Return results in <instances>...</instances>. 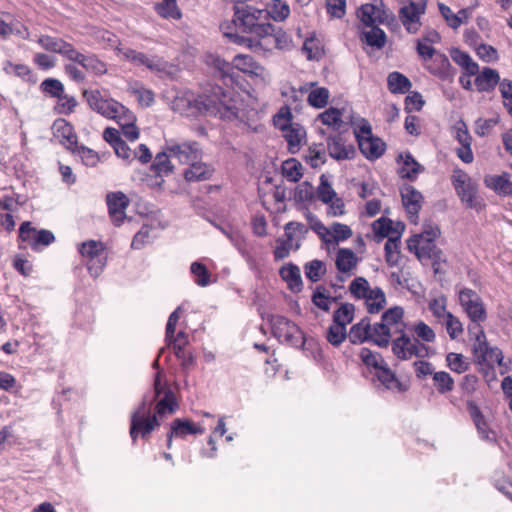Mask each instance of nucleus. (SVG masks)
Here are the masks:
<instances>
[{"label":"nucleus","instance_id":"1","mask_svg":"<svg viewBox=\"0 0 512 512\" xmlns=\"http://www.w3.org/2000/svg\"><path fill=\"white\" fill-rule=\"evenodd\" d=\"M231 101V98L224 93L220 86H215L211 89L210 94L198 95L189 103L201 114L233 119L237 117L238 111Z\"/></svg>","mask_w":512,"mask_h":512},{"label":"nucleus","instance_id":"2","mask_svg":"<svg viewBox=\"0 0 512 512\" xmlns=\"http://www.w3.org/2000/svg\"><path fill=\"white\" fill-rule=\"evenodd\" d=\"M233 22L240 31L250 34L253 41H259L262 34H267L270 29L267 13L251 5L236 3Z\"/></svg>","mask_w":512,"mask_h":512},{"label":"nucleus","instance_id":"3","mask_svg":"<svg viewBox=\"0 0 512 512\" xmlns=\"http://www.w3.org/2000/svg\"><path fill=\"white\" fill-rule=\"evenodd\" d=\"M225 35L233 39L235 43L246 45L254 51H257L258 49L271 51L274 48L279 50H289L292 47V39L290 36L281 28H277L271 23L267 34H262L259 41H253L251 38L237 34L226 33Z\"/></svg>","mask_w":512,"mask_h":512},{"label":"nucleus","instance_id":"4","mask_svg":"<svg viewBox=\"0 0 512 512\" xmlns=\"http://www.w3.org/2000/svg\"><path fill=\"white\" fill-rule=\"evenodd\" d=\"M451 181L457 196L466 208L479 212L485 207L484 200L479 194L478 184L465 171L454 169Z\"/></svg>","mask_w":512,"mask_h":512},{"label":"nucleus","instance_id":"5","mask_svg":"<svg viewBox=\"0 0 512 512\" xmlns=\"http://www.w3.org/2000/svg\"><path fill=\"white\" fill-rule=\"evenodd\" d=\"M440 236V229L436 224L428 223L424 225L421 233L412 235L407 240V248L413 252L418 259L439 258L440 250L435 245V240Z\"/></svg>","mask_w":512,"mask_h":512},{"label":"nucleus","instance_id":"6","mask_svg":"<svg viewBox=\"0 0 512 512\" xmlns=\"http://www.w3.org/2000/svg\"><path fill=\"white\" fill-rule=\"evenodd\" d=\"M350 293L357 299H364L370 314L379 313L386 305V297L379 287L371 288L364 277H356L349 285Z\"/></svg>","mask_w":512,"mask_h":512},{"label":"nucleus","instance_id":"7","mask_svg":"<svg viewBox=\"0 0 512 512\" xmlns=\"http://www.w3.org/2000/svg\"><path fill=\"white\" fill-rule=\"evenodd\" d=\"M151 404L147 405L143 401L131 415L130 436L133 443L136 442L138 435L147 438L151 432L160 426V420L156 415H151Z\"/></svg>","mask_w":512,"mask_h":512},{"label":"nucleus","instance_id":"8","mask_svg":"<svg viewBox=\"0 0 512 512\" xmlns=\"http://www.w3.org/2000/svg\"><path fill=\"white\" fill-rule=\"evenodd\" d=\"M78 250L86 261L90 275L94 278L98 277L107 262V252L104 243L96 240H88L81 243Z\"/></svg>","mask_w":512,"mask_h":512},{"label":"nucleus","instance_id":"9","mask_svg":"<svg viewBox=\"0 0 512 512\" xmlns=\"http://www.w3.org/2000/svg\"><path fill=\"white\" fill-rule=\"evenodd\" d=\"M18 240L25 244V246L19 244L20 248L29 247L35 252H40L55 241V236L51 231L37 229L31 222L25 221L19 227Z\"/></svg>","mask_w":512,"mask_h":512},{"label":"nucleus","instance_id":"10","mask_svg":"<svg viewBox=\"0 0 512 512\" xmlns=\"http://www.w3.org/2000/svg\"><path fill=\"white\" fill-rule=\"evenodd\" d=\"M458 298L462 309L470 319L469 324H482L486 321V307L476 291L470 288H462L458 293Z\"/></svg>","mask_w":512,"mask_h":512},{"label":"nucleus","instance_id":"11","mask_svg":"<svg viewBox=\"0 0 512 512\" xmlns=\"http://www.w3.org/2000/svg\"><path fill=\"white\" fill-rule=\"evenodd\" d=\"M392 352L399 360H409L412 357L425 358L429 356L430 349L418 339H413L406 333L397 336L391 342Z\"/></svg>","mask_w":512,"mask_h":512},{"label":"nucleus","instance_id":"12","mask_svg":"<svg viewBox=\"0 0 512 512\" xmlns=\"http://www.w3.org/2000/svg\"><path fill=\"white\" fill-rule=\"evenodd\" d=\"M273 335L281 342L292 346L304 343V335L300 328L292 321L281 315H273L270 318Z\"/></svg>","mask_w":512,"mask_h":512},{"label":"nucleus","instance_id":"13","mask_svg":"<svg viewBox=\"0 0 512 512\" xmlns=\"http://www.w3.org/2000/svg\"><path fill=\"white\" fill-rule=\"evenodd\" d=\"M404 310L399 306L385 311L381 317V322L374 324L375 344L379 347L386 348L389 345V328L400 325L403 320Z\"/></svg>","mask_w":512,"mask_h":512},{"label":"nucleus","instance_id":"14","mask_svg":"<svg viewBox=\"0 0 512 512\" xmlns=\"http://www.w3.org/2000/svg\"><path fill=\"white\" fill-rule=\"evenodd\" d=\"M467 329L469 335L474 339L473 352L475 356L482 361L491 359L501 363L502 352L497 348L489 347L482 324H469Z\"/></svg>","mask_w":512,"mask_h":512},{"label":"nucleus","instance_id":"15","mask_svg":"<svg viewBox=\"0 0 512 512\" xmlns=\"http://www.w3.org/2000/svg\"><path fill=\"white\" fill-rule=\"evenodd\" d=\"M426 4L414 2L413 0L403 1L399 9V19L408 33L415 34L421 28V16L425 13Z\"/></svg>","mask_w":512,"mask_h":512},{"label":"nucleus","instance_id":"16","mask_svg":"<svg viewBox=\"0 0 512 512\" xmlns=\"http://www.w3.org/2000/svg\"><path fill=\"white\" fill-rule=\"evenodd\" d=\"M83 95L86 98L89 106L101 114L102 116L113 119L115 115L122 111V104L114 99H105L102 97L98 90L88 91L84 90Z\"/></svg>","mask_w":512,"mask_h":512},{"label":"nucleus","instance_id":"17","mask_svg":"<svg viewBox=\"0 0 512 512\" xmlns=\"http://www.w3.org/2000/svg\"><path fill=\"white\" fill-rule=\"evenodd\" d=\"M116 51L124 60L135 66H145L151 71H162L164 69V62L157 56L149 57L132 48H123L120 46L116 48Z\"/></svg>","mask_w":512,"mask_h":512},{"label":"nucleus","instance_id":"18","mask_svg":"<svg viewBox=\"0 0 512 512\" xmlns=\"http://www.w3.org/2000/svg\"><path fill=\"white\" fill-rule=\"evenodd\" d=\"M166 151L171 157L176 158L180 163L188 164L196 161L201 156V151L197 142L176 143L167 142Z\"/></svg>","mask_w":512,"mask_h":512},{"label":"nucleus","instance_id":"19","mask_svg":"<svg viewBox=\"0 0 512 512\" xmlns=\"http://www.w3.org/2000/svg\"><path fill=\"white\" fill-rule=\"evenodd\" d=\"M108 212L112 222L119 226L126 218V209L129 206V199L123 192H110L106 195Z\"/></svg>","mask_w":512,"mask_h":512},{"label":"nucleus","instance_id":"20","mask_svg":"<svg viewBox=\"0 0 512 512\" xmlns=\"http://www.w3.org/2000/svg\"><path fill=\"white\" fill-rule=\"evenodd\" d=\"M66 149L70 150L74 156H78L84 165L94 167L99 161L98 154L84 146H79L77 136L71 132L69 124L66 122Z\"/></svg>","mask_w":512,"mask_h":512},{"label":"nucleus","instance_id":"21","mask_svg":"<svg viewBox=\"0 0 512 512\" xmlns=\"http://www.w3.org/2000/svg\"><path fill=\"white\" fill-rule=\"evenodd\" d=\"M400 193L409 220L413 223H417L418 213L423 203L422 194L411 185H404Z\"/></svg>","mask_w":512,"mask_h":512},{"label":"nucleus","instance_id":"22","mask_svg":"<svg viewBox=\"0 0 512 512\" xmlns=\"http://www.w3.org/2000/svg\"><path fill=\"white\" fill-rule=\"evenodd\" d=\"M66 58L79 63L83 68L93 72L96 75H103L107 72L106 64L97 57L86 56L76 51L70 44L66 43Z\"/></svg>","mask_w":512,"mask_h":512},{"label":"nucleus","instance_id":"23","mask_svg":"<svg viewBox=\"0 0 512 512\" xmlns=\"http://www.w3.org/2000/svg\"><path fill=\"white\" fill-rule=\"evenodd\" d=\"M424 67L441 80H451L455 75V69L452 67L448 57L441 52L433 56L424 64Z\"/></svg>","mask_w":512,"mask_h":512},{"label":"nucleus","instance_id":"24","mask_svg":"<svg viewBox=\"0 0 512 512\" xmlns=\"http://www.w3.org/2000/svg\"><path fill=\"white\" fill-rule=\"evenodd\" d=\"M205 428L201 425L194 424L192 421L187 419L177 418L171 423V430L167 435V447H172V438H184L188 434H203Z\"/></svg>","mask_w":512,"mask_h":512},{"label":"nucleus","instance_id":"25","mask_svg":"<svg viewBox=\"0 0 512 512\" xmlns=\"http://www.w3.org/2000/svg\"><path fill=\"white\" fill-rule=\"evenodd\" d=\"M348 339L353 344H361L365 341H372L375 344L374 325L371 326L370 319L365 317L354 324L347 333Z\"/></svg>","mask_w":512,"mask_h":512},{"label":"nucleus","instance_id":"26","mask_svg":"<svg viewBox=\"0 0 512 512\" xmlns=\"http://www.w3.org/2000/svg\"><path fill=\"white\" fill-rule=\"evenodd\" d=\"M327 150L329 155L336 160L352 159L355 154L354 147L346 144L340 136L328 138Z\"/></svg>","mask_w":512,"mask_h":512},{"label":"nucleus","instance_id":"27","mask_svg":"<svg viewBox=\"0 0 512 512\" xmlns=\"http://www.w3.org/2000/svg\"><path fill=\"white\" fill-rule=\"evenodd\" d=\"M279 275L291 292L298 293L302 290L303 282L300 268L297 265L293 263L283 265L279 270Z\"/></svg>","mask_w":512,"mask_h":512},{"label":"nucleus","instance_id":"28","mask_svg":"<svg viewBox=\"0 0 512 512\" xmlns=\"http://www.w3.org/2000/svg\"><path fill=\"white\" fill-rule=\"evenodd\" d=\"M358 145L361 153L368 160L380 158L386 150V144L375 136L359 140Z\"/></svg>","mask_w":512,"mask_h":512},{"label":"nucleus","instance_id":"29","mask_svg":"<svg viewBox=\"0 0 512 512\" xmlns=\"http://www.w3.org/2000/svg\"><path fill=\"white\" fill-rule=\"evenodd\" d=\"M475 85L480 92H489L499 83V73L492 68L485 67L480 73L475 75Z\"/></svg>","mask_w":512,"mask_h":512},{"label":"nucleus","instance_id":"30","mask_svg":"<svg viewBox=\"0 0 512 512\" xmlns=\"http://www.w3.org/2000/svg\"><path fill=\"white\" fill-rule=\"evenodd\" d=\"M214 169L206 163L193 161L184 172V178L188 182L205 181L213 175Z\"/></svg>","mask_w":512,"mask_h":512},{"label":"nucleus","instance_id":"31","mask_svg":"<svg viewBox=\"0 0 512 512\" xmlns=\"http://www.w3.org/2000/svg\"><path fill=\"white\" fill-rule=\"evenodd\" d=\"M374 376L378 381L388 390L402 392L405 391V387L398 380L395 373L385 363L380 369L375 371Z\"/></svg>","mask_w":512,"mask_h":512},{"label":"nucleus","instance_id":"32","mask_svg":"<svg viewBox=\"0 0 512 512\" xmlns=\"http://www.w3.org/2000/svg\"><path fill=\"white\" fill-rule=\"evenodd\" d=\"M484 184L499 195H508L512 181H510V175L504 172L501 175L486 176L484 178Z\"/></svg>","mask_w":512,"mask_h":512},{"label":"nucleus","instance_id":"33","mask_svg":"<svg viewBox=\"0 0 512 512\" xmlns=\"http://www.w3.org/2000/svg\"><path fill=\"white\" fill-rule=\"evenodd\" d=\"M232 65L247 74L259 75L263 70L262 66L252 56L246 54H237L232 61Z\"/></svg>","mask_w":512,"mask_h":512},{"label":"nucleus","instance_id":"34","mask_svg":"<svg viewBox=\"0 0 512 512\" xmlns=\"http://www.w3.org/2000/svg\"><path fill=\"white\" fill-rule=\"evenodd\" d=\"M358 258L356 254L348 248H341L336 255V267L342 273L351 272L356 268Z\"/></svg>","mask_w":512,"mask_h":512},{"label":"nucleus","instance_id":"35","mask_svg":"<svg viewBox=\"0 0 512 512\" xmlns=\"http://www.w3.org/2000/svg\"><path fill=\"white\" fill-rule=\"evenodd\" d=\"M400 236L389 237L384 245L385 261L389 267L398 266L401 259Z\"/></svg>","mask_w":512,"mask_h":512},{"label":"nucleus","instance_id":"36","mask_svg":"<svg viewBox=\"0 0 512 512\" xmlns=\"http://www.w3.org/2000/svg\"><path fill=\"white\" fill-rule=\"evenodd\" d=\"M399 158L403 160V165L399 169V175L409 180L416 179L418 173L423 167L414 159L410 153L400 154Z\"/></svg>","mask_w":512,"mask_h":512},{"label":"nucleus","instance_id":"37","mask_svg":"<svg viewBox=\"0 0 512 512\" xmlns=\"http://www.w3.org/2000/svg\"><path fill=\"white\" fill-rule=\"evenodd\" d=\"M388 89L393 94H404L412 86L411 81L400 72H391L387 78Z\"/></svg>","mask_w":512,"mask_h":512},{"label":"nucleus","instance_id":"38","mask_svg":"<svg viewBox=\"0 0 512 512\" xmlns=\"http://www.w3.org/2000/svg\"><path fill=\"white\" fill-rule=\"evenodd\" d=\"M127 91L135 96L142 106L149 107L154 102V93L138 81L129 82Z\"/></svg>","mask_w":512,"mask_h":512},{"label":"nucleus","instance_id":"39","mask_svg":"<svg viewBox=\"0 0 512 512\" xmlns=\"http://www.w3.org/2000/svg\"><path fill=\"white\" fill-rule=\"evenodd\" d=\"M178 408V404L175 400L174 393L171 390H166L164 397L160 399L155 406V414L160 420L167 414L174 413Z\"/></svg>","mask_w":512,"mask_h":512},{"label":"nucleus","instance_id":"40","mask_svg":"<svg viewBox=\"0 0 512 512\" xmlns=\"http://www.w3.org/2000/svg\"><path fill=\"white\" fill-rule=\"evenodd\" d=\"M371 29L364 31L361 36V40L367 45L381 49L386 44L385 32L376 25L370 26Z\"/></svg>","mask_w":512,"mask_h":512},{"label":"nucleus","instance_id":"41","mask_svg":"<svg viewBox=\"0 0 512 512\" xmlns=\"http://www.w3.org/2000/svg\"><path fill=\"white\" fill-rule=\"evenodd\" d=\"M264 11L267 13V20L270 17L275 21H283L290 14L288 4L282 0H272Z\"/></svg>","mask_w":512,"mask_h":512},{"label":"nucleus","instance_id":"42","mask_svg":"<svg viewBox=\"0 0 512 512\" xmlns=\"http://www.w3.org/2000/svg\"><path fill=\"white\" fill-rule=\"evenodd\" d=\"M355 307L351 303H343L333 314V323L347 327L353 321Z\"/></svg>","mask_w":512,"mask_h":512},{"label":"nucleus","instance_id":"43","mask_svg":"<svg viewBox=\"0 0 512 512\" xmlns=\"http://www.w3.org/2000/svg\"><path fill=\"white\" fill-rule=\"evenodd\" d=\"M283 176L291 182H297L302 177V164L294 159L290 158L282 164Z\"/></svg>","mask_w":512,"mask_h":512},{"label":"nucleus","instance_id":"44","mask_svg":"<svg viewBox=\"0 0 512 512\" xmlns=\"http://www.w3.org/2000/svg\"><path fill=\"white\" fill-rule=\"evenodd\" d=\"M169 157L171 156L167 151L160 152L156 155L151 169L157 176H166L172 172L173 166L170 163Z\"/></svg>","mask_w":512,"mask_h":512},{"label":"nucleus","instance_id":"45","mask_svg":"<svg viewBox=\"0 0 512 512\" xmlns=\"http://www.w3.org/2000/svg\"><path fill=\"white\" fill-rule=\"evenodd\" d=\"M155 10L163 18L179 19L181 17L176 0H162L155 4Z\"/></svg>","mask_w":512,"mask_h":512},{"label":"nucleus","instance_id":"46","mask_svg":"<svg viewBox=\"0 0 512 512\" xmlns=\"http://www.w3.org/2000/svg\"><path fill=\"white\" fill-rule=\"evenodd\" d=\"M433 383L440 394H446L454 388L453 378L445 371L435 372L433 374Z\"/></svg>","mask_w":512,"mask_h":512},{"label":"nucleus","instance_id":"47","mask_svg":"<svg viewBox=\"0 0 512 512\" xmlns=\"http://www.w3.org/2000/svg\"><path fill=\"white\" fill-rule=\"evenodd\" d=\"M351 236L352 230L348 225L335 222L330 227L329 244H336L349 239Z\"/></svg>","mask_w":512,"mask_h":512},{"label":"nucleus","instance_id":"48","mask_svg":"<svg viewBox=\"0 0 512 512\" xmlns=\"http://www.w3.org/2000/svg\"><path fill=\"white\" fill-rule=\"evenodd\" d=\"M360 358L362 362L368 368H372L374 372L380 369L386 363L379 353L373 352L368 348L361 349Z\"/></svg>","mask_w":512,"mask_h":512},{"label":"nucleus","instance_id":"49","mask_svg":"<svg viewBox=\"0 0 512 512\" xmlns=\"http://www.w3.org/2000/svg\"><path fill=\"white\" fill-rule=\"evenodd\" d=\"M411 331L416 336L413 339H418L419 342H434L436 334L434 330L426 323L419 321L412 327Z\"/></svg>","mask_w":512,"mask_h":512},{"label":"nucleus","instance_id":"50","mask_svg":"<svg viewBox=\"0 0 512 512\" xmlns=\"http://www.w3.org/2000/svg\"><path fill=\"white\" fill-rule=\"evenodd\" d=\"M304 272L310 281L317 282L325 274L326 267L322 261L312 260L304 265Z\"/></svg>","mask_w":512,"mask_h":512},{"label":"nucleus","instance_id":"51","mask_svg":"<svg viewBox=\"0 0 512 512\" xmlns=\"http://www.w3.org/2000/svg\"><path fill=\"white\" fill-rule=\"evenodd\" d=\"M346 338H348V334L345 327L334 323L329 326L326 339L331 345L338 347Z\"/></svg>","mask_w":512,"mask_h":512},{"label":"nucleus","instance_id":"52","mask_svg":"<svg viewBox=\"0 0 512 512\" xmlns=\"http://www.w3.org/2000/svg\"><path fill=\"white\" fill-rule=\"evenodd\" d=\"M329 95V90L327 88H316L310 91L307 101L312 107L323 108L328 103Z\"/></svg>","mask_w":512,"mask_h":512},{"label":"nucleus","instance_id":"53","mask_svg":"<svg viewBox=\"0 0 512 512\" xmlns=\"http://www.w3.org/2000/svg\"><path fill=\"white\" fill-rule=\"evenodd\" d=\"M284 231L286 238L293 242L296 238L303 239L308 233V228L303 223L291 221L284 226Z\"/></svg>","mask_w":512,"mask_h":512},{"label":"nucleus","instance_id":"54","mask_svg":"<svg viewBox=\"0 0 512 512\" xmlns=\"http://www.w3.org/2000/svg\"><path fill=\"white\" fill-rule=\"evenodd\" d=\"M447 306V298L444 295H441L437 298L432 299L429 302V310L433 314L435 318L439 321L444 320L445 317L450 313L446 310Z\"/></svg>","mask_w":512,"mask_h":512},{"label":"nucleus","instance_id":"55","mask_svg":"<svg viewBox=\"0 0 512 512\" xmlns=\"http://www.w3.org/2000/svg\"><path fill=\"white\" fill-rule=\"evenodd\" d=\"M318 119L322 124L332 126L335 129H338L342 124L340 110L333 107L319 114Z\"/></svg>","mask_w":512,"mask_h":512},{"label":"nucleus","instance_id":"56","mask_svg":"<svg viewBox=\"0 0 512 512\" xmlns=\"http://www.w3.org/2000/svg\"><path fill=\"white\" fill-rule=\"evenodd\" d=\"M337 196V193L328 182L327 178L322 175L320 177V185L317 188V198L323 203H330L333 198Z\"/></svg>","mask_w":512,"mask_h":512},{"label":"nucleus","instance_id":"57","mask_svg":"<svg viewBox=\"0 0 512 512\" xmlns=\"http://www.w3.org/2000/svg\"><path fill=\"white\" fill-rule=\"evenodd\" d=\"M191 273L195 277V283L201 287H205L210 283V273L206 266L199 262H193L190 267Z\"/></svg>","mask_w":512,"mask_h":512},{"label":"nucleus","instance_id":"58","mask_svg":"<svg viewBox=\"0 0 512 512\" xmlns=\"http://www.w3.org/2000/svg\"><path fill=\"white\" fill-rule=\"evenodd\" d=\"M443 321L451 339H456L463 333L464 329L461 321L452 313H449Z\"/></svg>","mask_w":512,"mask_h":512},{"label":"nucleus","instance_id":"59","mask_svg":"<svg viewBox=\"0 0 512 512\" xmlns=\"http://www.w3.org/2000/svg\"><path fill=\"white\" fill-rule=\"evenodd\" d=\"M40 88L45 94L51 97H60L64 91L62 82L52 78L45 79L41 83Z\"/></svg>","mask_w":512,"mask_h":512},{"label":"nucleus","instance_id":"60","mask_svg":"<svg viewBox=\"0 0 512 512\" xmlns=\"http://www.w3.org/2000/svg\"><path fill=\"white\" fill-rule=\"evenodd\" d=\"M372 229L377 236L389 238L393 231L392 221L388 218L381 217L373 222Z\"/></svg>","mask_w":512,"mask_h":512},{"label":"nucleus","instance_id":"61","mask_svg":"<svg viewBox=\"0 0 512 512\" xmlns=\"http://www.w3.org/2000/svg\"><path fill=\"white\" fill-rule=\"evenodd\" d=\"M446 361L448 367L459 374L465 372L468 368V364L465 362L462 354L449 353L446 356Z\"/></svg>","mask_w":512,"mask_h":512},{"label":"nucleus","instance_id":"62","mask_svg":"<svg viewBox=\"0 0 512 512\" xmlns=\"http://www.w3.org/2000/svg\"><path fill=\"white\" fill-rule=\"evenodd\" d=\"M333 301L334 299L326 295L325 290L321 287H318L312 296L313 304L326 312L330 310V306Z\"/></svg>","mask_w":512,"mask_h":512},{"label":"nucleus","instance_id":"63","mask_svg":"<svg viewBox=\"0 0 512 512\" xmlns=\"http://www.w3.org/2000/svg\"><path fill=\"white\" fill-rule=\"evenodd\" d=\"M375 5L374 4H363L357 11V16L365 26L375 25Z\"/></svg>","mask_w":512,"mask_h":512},{"label":"nucleus","instance_id":"64","mask_svg":"<svg viewBox=\"0 0 512 512\" xmlns=\"http://www.w3.org/2000/svg\"><path fill=\"white\" fill-rule=\"evenodd\" d=\"M416 51L424 64H426L433 56H435L438 51H436L429 42L425 40H418L416 44Z\"/></svg>","mask_w":512,"mask_h":512}]
</instances>
